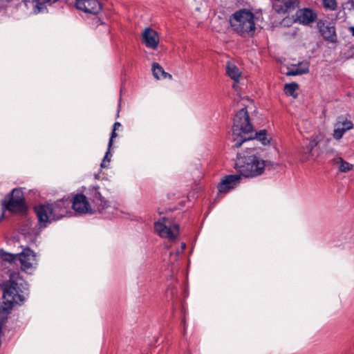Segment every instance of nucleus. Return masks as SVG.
I'll return each instance as SVG.
<instances>
[{"mask_svg": "<svg viewBox=\"0 0 354 354\" xmlns=\"http://www.w3.org/2000/svg\"><path fill=\"white\" fill-rule=\"evenodd\" d=\"M333 164L338 165L341 172H347L353 169V165L345 161L342 158L338 157L333 160Z\"/></svg>", "mask_w": 354, "mask_h": 354, "instance_id": "b1692460", "label": "nucleus"}, {"mask_svg": "<svg viewBox=\"0 0 354 354\" xmlns=\"http://www.w3.org/2000/svg\"><path fill=\"white\" fill-rule=\"evenodd\" d=\"M226 73L234 82H239L241 73L235 64L228 62L226 65Z\"/></svg>", "mask_w": 354, "mask_h": 354, "instance_id": "4be33fe9", "label": "nucleus"}, {"mask_svg": "<svg viewBox=\"0 0 354 354\" xmlns=\"http://www.w3.org/2000/svg\"><path fill=\"white\" fill-rule=\"evenodd\" d=\"M87 199L91 201L93 208L102 212L109 206L108 201L101 195L99 187H90L86 192Z\"/></svg>", "mask_w": 354, "mask_h": 354, "instance_id": "6e6552de", "label": "nucleus"}, {"mask_svg": "<svg viewBox=\"0 0 354 354\" xmlns=\"http://www.w3.org/2000/svg\"><path fill=\"white\" fill-rule=\"evenodd\" d=\"M34 210L41 227H46L48 223L55 221L51 205L49 203L36 205Z\"/></svg>", "mask_w": 354, "mask_h": 354, "instance_id": "0eeeda50", "label": "nucleus"}, {"mask_svg": "<svg viewBox=\"0 0 354 354\" xmlns=\"http://www.w3.org/2000/svg\"><path fill=\"white\" fill-rule=\"evenodd\" d=\"M233 32L242 37H252L256 31L255 16L250 10L243 8L234 12L229 19Z\"/></svg>", "mask_w": 354, "mask_h": 354, "instance_id": "7ed1b4c3", "label": "nucleus"}, {"mask_svg": "<svg viewBox=\"0 0 354 354\" xmlns=\"http://www.w3.org/2000/svg\"><path fill=\"white\" fill-rule=\"evenodd\" d=\"M111 148L108 147L107 151L105 153V156L102 161L101 167L106 168L108 167L109 162L111 161V158L112 156L111 153L110 152Z\"/></svg>", "mask_w": 354, "mask_h": 354, "instance_id": "cd10ccee", "label": "nucleus"}, {"mask_svg": "<svg viewBox=\"0 0 354 354\" xmlns=\"http://www.w3.org/2000/svg\"><path fill=\"white\" fill-rule=\"evenodd\" d=\"M317 19V13L313 9L304 8L296 12V21L304 25H309Z\"/></svg>", "mask_w": 354, "mask_h": 354, "instance_id": "dca6fc26", "label": "nucleus"}, {"mask_svg": "<svg viewBox=\"0 0 354 354\" xmlns=\"http://www.w3.org/2000/svg\"><path fill=\"white\" fill-rule=\"evenodd\" d=\"M297 88L298 84L297 83H289L285 84L284 91L286 95L296 97L297 94L295 93V91Z\"/></svg>", "mask_w": 354, "mask_h": 354, "instance_id": "a878e982", "label": "nucleus"}, {"mask_svg": "<svg viewBox=\"0 0 354 354\" xmlns=\"http://www.w3.org/2000/svg\"><path fill=\"white\" fill-rule=\"evenodd\" d=\"M142 43L151 49H156L159 44V36L158 32L153 29L148 27L145 28L142 34Z\"/></svg>", "mask_w": 354, "mask_h": 354, "instance_id": "2eb2a0df", "label": "nucleus"}, {"mask_svg": "<svg viewBox=\"0 0 354 354\" xmlns=\"http://www.w3.org/2000/svg\"><path fill=\"white\" fill-rule=\"evenodd\" d=\"M18 275L17 273L11 274L9 282L4 288L3 299L6 303L10 305L20 304L25 299V294L20 288L22 284L17 281Z\"/></svg>", "mask_w": 354, "mask_h": 354, "instance_id": "39448f33", "label": "nucleus"}, {"mask_svg": "<svg viewBox=\"0 0 354 354\" xmlns=\"http://www.w3.org/2000/svg\"><path fill=\"white\" fill-rule=\"evenodd\" d=\"M17 260L21 263V270L26 272L35 268L37 265L35 254L28 248L18 254Z\"/></svg>", "mask_w": 354, "mask_h": 354, "instance_id": "1a4fd4ad", "label": "nucleus"}, {"mask_svg": "<svg viewBox=\"0 0 354 354\" xmlns=\"http://www.w3.org/2000/svg\"><path fill=\"white\" fill-rule=\"evenodd\" d=\"M116 131H114V129L112 130L111 138L109 141V148H111L113 142V139L118 136V134L115 132Z\"/></svg>", "mask_w": 354, "mask_h": 354, "instance_id": "c756f323", "label": "nucleus"}, {"mask_svg": "<svg viewBox=\"0 0 354 354\" xmlns=\"http://www.w3.org/2000/svg\"><path fill=\"white\" fill-rule=\"evenodd\" d=\"M154 230L160 237L169 240L175 239L179 234V225L166 217L160 218L154 223Z\"/></svg>", "mask_w": 354, "mask_h": 354, "instance_id": "423d86ee", "label": "nucleus"}, {"mask_svg": "<svg viewBox=\"0 0 354 354\" xmlns=\"http://www.w3.org/2000/svg\"><path fill=\"white\" fill-rule=\"evenodd\" d=\"M333 131V138L339 140L342 138L344 133L353 128V124L351 120L339 118L338 121L335 124Z\"/></svg>", "mask_w": 354, "mask_h": 354, "instance_id": "f3484780", "label": "nucleus"}, {"mask_svg": "<svg viewBox=\"0 0 354 354\" xmlns=\"http://www.w3.org/2000/svg\"><path fill=\"white\" fill-rule=\"evenodd\" d=\"M317 28L319 32L324 39L330 43H335L337 41V35L335 28L330 22L319 20L317 22Z\"/></svg>", "mask_w": 354, "mask_h": 354, "instance_id": "ddd939ff", "label": "nucleus"}, {"mask_svg": "<svg viewBox=\"0 0 354 354\" xmlns=\"http://www.w3.org/2000/svg\"><path fill=\"white\" fill-rule=\"evenodd\" d=\"M317 145V142L315 140H310L306 145L301 147L299 151L301 161L307 162L313 158V150Z\"/></svg>", "mask_w": 354, "mask_h": 354, "instance_id": "a211bd4d", "label": "nucleus"}, {"mask_svg": "<svg viewBox=\"0 0 354 354\" xmlns=\"http://www.w3.org/2000/svg\"><path fill=\"white\" fill-rule=\"evenodd\" d=\"M232 140L233 147L239 148L244 142L252 138L253 126L250 123V116L245 108L241 109L233 119Z\"/></svg>", "mask_w": 354, "mask_h": 354, "instance_id": "f03ea898", "label": "nucleus"}, {"mask_svg": "<svg viewBox=\"0 0 354 354\" xmlns=\"http://www.w3.org/2000/svg\"><path fill=\"white\" fill-rule=\"evenodd\" d=\"M152 72L155 78L159 80L160 78L166 79L169 78V80L172 79V75L167 72H165L163 68L156 62H154L152 64Z\"/></svg>", "mask_w": 354, "mask_h": 354, "instance_id": "412c9836", "label": "nucleus"}, {"mask_svg": "<svg viewBox=\"0 0 354 354\" xmlns=\"http://www.w3.org/2000/svg\"><path fill=\"white\" fill-rule=\"evenodd\" d=\"M296 1L294 0H274L273 8L279 14H285L295 8Z\"/></svg>", "mask_w": 354, "mask_h": 354, "instance_id": "6ab92c4d", "label": "nucleus"}, {"mask_svg": "<svg viewBox=\"0 0 354 354\" xmlns=\"http://www.w3.org/2000/svg\"><path fill=\"white\" fill-rule=\"evenodd\" d=\"M71 204V200L69 198H62L50 204L55 221L60 219L68 213Z\"/></svg>", "mask_w": 354, "mask_h": 354, "instance_id": "4468645a", "label": "nucleus"}, {"mask_svg": "<svg viewBox=\"0 0 354 354\" xmlns=\"http://www.w3.org/2000/svg\"><path fill=\"white\" fill-rule=\"evenodd\" d=\"M254 139L258 140L263 145H267L270 142V139L267 137V131L266 130H261L259 132H254V129H253L252 138L250 139L248 141L252 140Z\"/></svg>", "mask_w": 354, "mask_h": 354, "instance_id": "393cba45", "label": "nucleus"}, {"mask_svg": "<svg viewBox=\"0 0 354 354\" xmlns=\"http://www.w3.org/2000/svg\"><path fill=\"white\" fill-rule=\"evenodd\" d=\"M3 209L12 213H24L27 210L24 193L21 189H13L1 201Z\"/></svg>", "mask_w": 354, "mask_h": 354, "instance_id": "20e7f679", "label": "nucleus"}, {"mask_svg": "<svg viewBox=\"0 0 354 354\" xmlns=\"http://www.w3.org/2000/svg\"><path fill=\"white\" fill-rule=\"evenodd\" d=\"M121 127V124L119 122H116L114 123L113 124V129H114V131H116L118 129L119 127Z\"/></svg>", "mask_w": 354, "mask_h": 354, "instance_id": "7c9ffc66", "label": "nucleus"}, {"mask_svg": "<svg viewBox=\"0 0 354 354\" xmlns=\"http://www.w3.org/2000/svg\"><path fill=\"white\" fill-rule=\"evenodd\" d=\"M0 257L3 261L12 263L15 262L17 260L18 254H14L1 251L0 252Z\"/></svg>", "mask_w": 354, "mask_h": 354, "instance_id": "bb28decb", "label": "nucleus"}, {"mask_svg": "<svg viewBox=\"0 0 354 354\" xmlns=\"http://www.w3.org/2000/svg\"><path fill=\"white\" fill-rule=\"evenodd\" d=\"M309 72V64L308 62L300 63L299 66L289 71L288 75H299Z\"/></svg>", "mask_w": 354, "mask_h": 354, "instance_id": "5701e85b", "label": "nucleus"}, {"mask_svg": "<svg viewBox=\"0 0 354 354\" xmlns=\"http://www.w3.org/2000/svg\"><path fill=\"white\" fill-rule=\"evenodd\" d=\"M77 9L85 13L97 15L102 9V5L99 0H75Z\"/></svg>", "mask_w": 354, "mask_h": 354, "instance_id": "9d476101", "label": "nucleus"}, {"mask_svg": "<svg viewBox=\"0 0 354 354\" xmlns=\"http://www.w3.org/2000/svg\"><path fill=\"white\" fill-rule=\"evenodd\" d=\"M241 178V176L239 174L225 176L218 185V193L226 194L234 189L240 183Z\"/></svg>", "mask_w": 354, "mask_h": 354, "instance_id": "9b49d317", "label": "nucleus"}, {"mask_svg": "<svg viewBox=\"0 0 354 354\" xmlns=\"http://www.w3.org/2000/svg\"><path fill=\"white\" fill-rule=\"evenodd\" d=\"M59 0H33L32 9L35 13H39L46 9V6L59 1Z\"/></svg>", "mask_w": 354, "mask_h": 354, "instance_id": "aec40b11", "label": "nucleus"}, {"mask_svg": "<svg viewBox=\"0 0 354 354\" xmlns=\"http://www.w3.org/2000/svg\"><path fill=\"white\" fill-rule=\"evenodd\" d=\"M348 31L351 33L353 36H354V26L349 27Z\"/></svg>", "mask_w": 354, "mask_h": 354, "instance_id": "2f4dec72", "label": "nucleus"}, {"mask_svg": "<svg viewBox=\"0 0 354 354\" xmlns=\"http://www.w3.org/2000/svg\"><path fill=\"white\" fill-rule=\"evenodd\" d=\"M185 245H185V243H182V248H183V249L185 248Z\"/></svg>", "mask_w": 354, "mask_h": 354, "instance_id": "473e14b6", "label": "nucleus"}, {"mask_svg": "<svg viewBox=\"0 0 354 354\" xmlns=\"http://www.w3.org/2000/svg\"><path fill=\"white\" fill-rule=\"evenodd\" d=\"M257 149L249 145L246 149L237 153L234 168L241 176L254 178L261 175L266 162L258 156Z\"/></svg>", "mask_w": 354, "mask_h": 354, "instance_id": "f257e3e1", "label": "nucleus"}, {"mask_svg": "<svg viewBox=\"0 0 354 354\" xmlns=\"http://www.w3.org/2000/svg\"><path fill=\"white\" fill-rule=\"evenodd\" d=\"M324 6L330 10H334L337 8L336 0H322Z\"/></svg>", "mask_w": 354, "mask_h": 354, "instance_id": "c85d7f7f", "label": "nucleus"}, {"mask_svg": "<svg viewBox=\"0 0 354 354\" xmlns=\"http://www.w3.org/2000/svg\"><path fill=\"white\" fill-rule=\"evenodd\" d=\"M71 200V205L76 212L86 214L91 211V205L84 194H77Z\"/></svg>", "mask_w": 354, "mask_h": 354, "instance_id": "f8f14e48", "label": "nucleus"}]
</instances>
